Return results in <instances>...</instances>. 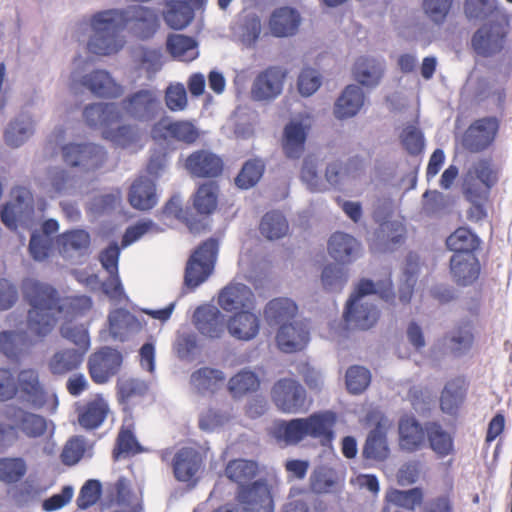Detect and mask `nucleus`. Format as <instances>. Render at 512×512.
I'll return each instance as SVG.
<instances>
[{
  "label": "nucleus",
  "mask_w": 512,
  "mask_h": 512,
  "mask_svg": "<svg viewBox=\"0 0 512 512\" xmlns=\"http://www.w3.org/2000/svg\"><path fill=\"white\" fill-rule=\"evenodd\" d=\"M22 293L30 306L27 329L31 337L24 332H0V351L9 358H17L24 347L50 334L58 315L64 314L66 318L73 319L84 316L92 308L89 296H69L61 301L55 288L33 279L23 281Z\"/></svg>",
  "instance_id": "obj_1"
},
{
  "label": "nucleus",
  "mask_w": 512,
  "mask_h": 512,
  "mask_svg": "<svg viewBox=\"0 0 512 512\" xmlns=\"http://www.w3.org/2000/svg\"><path fill=\"white\" fill-rule=\"evenodd\" d=\"M91 26L94 31L88 42L89 52L96 55L117 53L124 44L119 33L130 27L140 39L151 38L160 27L158 13L149 7L133 6L126 10L111 9L93 15Z\"/></svg>",
  "instance_id": "obj_2"
},
{
  "label": "nucleus",
  "mask_w": 512,
  "mask_h": 512,
  "mask_svg": "<svg viewBox=\"0 0 512 512\" xmlns=\"http://www.w3.org/2000/svg\"><path fill=\"white\" fill-rule=\"evenodd\" d=\"M234 499L235 506H226V512H274L271 487L265 478L237 486Z\"/></svg>",
  "instance_id": "obj_3"
},
{
  "label": "nucleus",
  "mask_w": 512,
  "mask_h": 512,
  "mask_svg": "<svg viewBox=\"0 0 512 512\" xmlns=\"http://www.w3.org/2000/svg\"><path fill=\"white\" fill-rule=\"evenodd\" d=\"M218 253V242L210 238L201 243L187 261L184 284L194 290L212 273Z\"/></svg>",
  "instance_id": "obj_4"
},
{
  "label": "nucleus",
  "mask_w": 512,
  "mask_h": 512,
  "mask_svg": "<svg viewBox=\"0 0 512 512\" xmlns=\"http://www.w3.org/2000/svg\"><path fill=\"white\" fill-rule=\"evenodd\" d=\"M174 478L189 489L195 488L204 469V456L195 447L184 446L178 449L171 459Z\"/></svg>",
  "instance_id": "obj_5"
},
{
  "label": "nucleus",
  "mask_w": 512,
  "mask_h": 512,
  "mask_svg": "<svg viewBox=\"0 0 512 512\" xmlns=\"http://www.w3.org/2000/svg\"><path fill=\"white\" fill-rule=\"evenodd\" d=\"M271 396L276 407L284 413H301L309 409L305 388L295 379H279L272 387Z\"/></svg>",
  "instance_id": "obj_6"
},
{
  "label": "nucleus",
  "mask_w": 512,
  "mask_h": 512,
  "mask_svg": "<svg viewBox=\"0 0 512 512\" xmlns=\"http://www.w3.org/2000/svg\"><path fill=\"white\" fill-rule=\"evenodd\" d=\"M12 199L1 210V221L10 230H16L18 225L27 224L34 213V198L31 191L22 186L14 187Z\"/></svg>",
  "instance_id": "obj_7"
},
{
  "label": "nucleus",
  "mask_w": 512,
  "mask_h": 512,
  "mask_svg": "<svg viewBox=\"0 0 512 512\" xmlns=\"http://www.w3.org/2000/svg\"><path fill=\"white\" fill-rule=\"evenodd\" d=\"M507 34L508 20L505 24L492 21L474 32L471 46L477 55L484 58L492 57L504 49Z\"/></svg>",
  "instance_id": "obj_8"
},
{
  "label": "nucleus",
  "mask_w": 512,
  "mask_h": 512,
  "mask_svg": "<svg viewBox=\"0 0 512 512\" xmlns=\"http://www.w3.org/2000/svg\"><path fill=\"white\" fill-rule=\"evenodd\" d=\"M62 156L64 162L71 167L94 171L104 164L107 153L103 147L93 143H69L62 147Z\"/></svg>",
  "instance_id": "obj_9"
},
{
  "label": "nucleus",
  "mask_w": 512,
  "mask_h": 512,
  "mask_svg": "<svg viewBox=\"0 0 512 512\" xmlns=\"http://www.w3.org/2000/svg\"><path fill=\"white\" fill-rule=\"evenodd\" d=\"M161 102L155 91L141 89L121 101V113L138 121H151L159 113Z\"/></svg>",
  "instance_id": "obj_10"
},
{
  "label": "nucleus",
  "mask_w": 512,
  "mask_h": 512,
  "mask_svg": "<svg viewBox=\"0 0 512 512\" xmlns=\"http://www.w3.org/2000/svg\"><path fill=\"white\" fill-rule=\"evenodd\" d=\"M123 362L122 354L111 347L105 346L92 353L87 362V369L92 381L104 384L116 375Z\"/></svg>",
  "instance_id": "obj_11"
},
{
  "label": "nucleus",
  "mask_w": 512,
  "mask_h": 512,
  "mask_svg": "<svg viewBox=\"0 0 512 512\" xmlns=\"http://www.w3.org/2000/svg\"><path fill=\"white\" fill-rule=\"evenodd\" d=\"M302 440L317 439L322 446H330L335 438L336 414L326 410L314 412L308 417L299 418Z\"/></svg>",
  "instance_id": "obj_12"
},
{
  "label": "nucleus",
  "mask_w": 512,
  "mask_h": 512,
  "mask_svg": "<svg viewBox=\"0 0 512 512\" xmlns=\"http://www.w3.org/2000/svg\"><path fill=\"white\" fill-rule=\"evenodd\" d=\"M151 133L154 140L167 143L179 142L190 145L199 138L196 126L186 120L162 119L153 126Z\"/></svg>",
  "instance_id": "obj_13"
},
{
  "label": "nucleus",
  "mask_w": 512,
  "mask_h": 512,
  "mask_svg": "<svg viewBox=\"0 0 512 512\" xmlns=\"http://www.w3.org/2000/svg\"><path fill=\"white\" fill-rule=\"evenodd\" d=\"M497 130L498 123L495 118L478 119L465 131L462 145L470 152H481L494 141Z\"/></svg>",
  "instance_id": "obj_14"
},
{
  "label": "nucleus",
  "mask_w": 512,
  "mask_h": 512,
  "mask_svg": "<svg viewBox=\"0 0 512 512\" xmlns=\"http://www.w3.org/2000/svg\"><path fill=\"white\" fill-rule=\"evenodd\" d=\"M286 70L278 66L268 67L255 78L251 96L256 101L275 99L283 90Z\"/></svg>",
  "instance_id": "obj_15"
},
{
  "label": "nucleus",
  "mask_w": 512,
  "mask_h": 512,
  "mask_svg": "<svg viewBox=\"0 0 512 512\" xmlns=\"http://www.w3.org/2000/svg\"><path fill=\"white\" fill-rule=\"evenodd\" d=\"M309 340V325L301 320H293L285 325H281L276 333L277 346L284 353H294L303 350Z\"/></svg>",
  "instance_id": "obj_16"
},
{
  "label": "nucleus",
  "mask_w": 512,
  "mask_h": 512,
  "mask_svg": "<svg viewBox=\"0 0 512 512\" xmlns=\"http://www.w3.org/2000/svg\"><path fill=\"white\" fill-rule=\"evenodd\" d=\"M184 166L192 177L214 178L221 175L224 162L212 151L199 149L187 156Z\"/></svg>",
  "instance_id": "obj_17"
},
{
  "label": "nucleus",
  "mask_w": 512,
  "mask_h": 512,
  "mask_svg": "<svg viewBox=\"0 0 512 512\" xmlns=\"http://www.w3.org/2000/svg\"><path fill=\"white\" fill-rule=\"evenodd\" d=\"M78 425L85 431L98 429L110 412L108 402L100 395L75 406Z\"/></svg>",
  "instance_id": "obj_18"
},
{
  "label": "nucleus",
  "mask_w": 512,
  "mask_h": 512,
  "mask_svg": "<svg viewBox=\"0 0 512 512\" xmlns=\"http://www.w3.org/2000/svg\"><path fill=\"white\" fill-rule=\"evenodd\" d=\"M193 323L198 332L209 339H218L224 332V315L214 304H204L193 313Z\"/></svg>",
  "instance_id": "obj_19"
},
{
  "label": "nucleus",
  "mask_w": 512,
  "mask_h": 512,
  "mask_svg": "<svg viewBox=\"0 0 512 512\" xmlns=\"http://www.w3.org/2000/svg\"><path fill=\"white\" fill-rule=\"evenodd\" d=\"M17 393L23 402L42 407L47 401V390L40 382L39 373L34 369L21 370L17 376Z\"/></svg>",
  "instance_id": "obj_20"
},
{
  "label": "nucleus",
  "mask_w": 512,
  "mask_h": 512,
  "mask_svg": "<svg viewBox=\"0 0 512 512\" xmlns=\"http://www.w3.org/2000/svg\"><path fill=\"white\" fill-rule=\"evenodd\" d=\"M4 417L28 438L42 437L47 431V421L44 417L25 411L20 407H8L4 411Z\"/></svg>",
  "instance_id": "obj_21"
},
{
  "label": "nucleus",
  "mask_w": 512,
  "mask_h": 512,
  "mask_svg": "<svg viewBox=\"0 0 512 512\" xmlns=\"http://www.w3.org/2000/svg\"><path fill=\"white\" fill-rule=\"evenodd\" d=\"M377 412H370L367 419L371 421L376 419V426L368 433L365 444L362 449V456L366 460L384 461L390 454L387 443V435L384 426L381 423L382 416L377 418Z\"/></svg>",
  "instance_id": "obj_22"
},
{
  "label": "nucleus",
  "mask_w": 512,
  "mask_h": 512,
  "mask_svg": "<svg viewBox=\"0 0 512 512\" xmlns=\"http://www.w3.org/2000/svg\"><path fill=\"white\" fill-rule=\"evenodd\" d=\"M345 321L360 330L373 327L380 317V311L373 303L349 299L344 311Z\"/></svg>",
  "instance_id": "obj_23"
},
{
  "label": "nucleus",
  "mask_w": 512,
  "mask_h": 512,
  "mask_svg": "<svg viewBox=\"0 0 512 512\" xmlns=\"http://www.w3.org/2000/svg\"><path fill=\"white\" fill-rule=\"evenodd\" d=\"M203 2L204 0H166L163 18L170 28L181 30L190 24L195 8L200 7Z\"/></svg>",
  "instance_id": "obj_24"
},
{
  "label": "nucleus",
  "mask_w": 512,
  "mask_h": 512,
  "mask_svg": "<svg viewBox=\"0 0 512 512\" xmlns=\"http://www.w3.org/2000/svg\"><path fill=\"white\" fill-rule=\"evenodd\" d=\"M328 252L338 263L349 264L360 256L361 244L355 237L347 233L336 232L329 239Z\"/></svg>",
  "instance_id": "obj_25"
},
{
  "label": "nucleus",
  "mask_w": 512,
  "mask_h": 512,
  "mask_svg": "<svg viewBox=\"0 0 512 512\" xmlns=\"http://www.w3.org/2000/svg\"><path fill=\"white\" fill-rule=\"evenodd\" d=\"M450 270L454 281L463 287L474 283L480 274V264L475 255L453 254Z\"/></svg>",
  "instance_id": "obj_26"
},
{
  "label": "nucleus",
  "mask_w": 512,
  "mask_h": 512,
  "mask_svg": "<svg viewBox=\"0 0 512 512\" xmlns=\"http://www.w3.org/2000/svg\"><path fill=\"white\" fill-rule=\"evenodd\" d=\"M155 182L146 177H138L131 185L128 193L129 204L137 210H150L157 204Z\"/></svg>",
  "instance_id": "obj_27"
},
{
  "label": "nucleus",
  "mask_w": 512,
  "mask_h": 512,
  "mask_svg": "<svg viewBox=\"0 0 512 512\" xmlns=\"http://www.w3.org/2000/svg\"><path fill=\"white\" fill-rule=\"evenodd\" d=\"M80 84L97 97L116 98L122 93V87L104 70H94L85 75Z\"/></svg>",
  "instance_id": "obj_28"
},
{
  "label": "nucleus",
  "mask_w": 512,
  "mask_h": 512,
  "mask_svg": "<svg viewBox=\"0 0 512 512\" xmlns=\"http://www.w3.org/2000/svg\"><path fill=\"white\" fill-rule=\"evenodd\" d=\"M425 432L429 448L437 458L443 459L455 453L454 436L445 430L439 422H426Z\"/></svg>",
  "instance_id": "obj_29"
},
{
  "label": "nucleus",
  "mask_w": 512,
  "mask_h": 512,
  "mask_svg": "<svg viewBox=\"0 0 512 512\" xmlns=\"http://www.w3.org/2000/svg\"><path fill=\"white\" fill-rule=\"evenodd\" d=\"M83 116L90 127L106 129L122 120V113L115 103H96L85 107Z\"/></svg>",
  "instance_id": "obj_30"
},
{
  "label": "nucleus",
  "mask_w": 512,
  "mask_h": 512,
  "mask_svg": "<svg viewBox=\"0 0 512 512\" xmlns=\"http://www.w3.org/2000/svg\"><path fill=\"white\" fill-rule=\"evenodd\" d=\"M301 17L299 12L291 7H280L270 16L269 27L275 37L293 36L298 31Z\"/></svg>",
  "instance_id": "obj_31"
},
{
  "label": "nucleus",
  "mask_w": 512,
  "mask_h": 512,
  "mask_svg": "<svg viewBox=\"0 0 512 512\" xmlns=\"http://www.w3.org/2000/svg\"><path fill=\"white\" fill-rule=\"evenodd\" d=\"M364 93L361 87L355 84L348 85L334 105V116L343 120L355 116L364 104Z\"/></svg>",
  "instance_id": "obj_32"
},
{
  "label": "nucleus",
  "mask_w": 512,
  "mask_h": 512,
  "mask_svg": "<svg viewBox=\"0 0 512 512\" xmlns=\"http://www.w3.org/2000/svg\"><path fill=\"white\" fill-rule=\"evenodd\" d=\"M298 312L296 303L284 297L270 300L264 309V317L271 327L285 325L292 321Z\"/></svg>",
  "instance_id": "obj_33"
},
{
  "label": "nucleus",
  "mask_w": 512,
  "mask_h": 512,
  "mask_svg": "<svg viewBox=\"0 0 512 512\" xmlns=\"http://www.w3.org/2000/svg\"><path fill=\"white\" fill-rule=\"evenodd\" d=\"M59 253L66 257L73 254L83 255L90 247V234L83 229H73L63 232L56 238Z\"/></svg>",
  "instance_id": "obj_34"
},
{
  "label": "nucleus",
  "mask_w": 512,
  "mask_h": 512,
  "mask_svg": "<svg viewBox=\"0 0 512 512\" xmlns=\"http://www.w3.org/2000/svg\"><path fill=\"white\" fill-rule=\"evenodd\" d=\"M260 321L256 314L242 310L226 323L229 333L239 340H251L259 332Z\"/></svg>",
  "instance_id": "obj_35"
},
{
  "label": "nucleus",
  "mask_w": 512,
  "mask_h": 512,
  "mask_svg": "<svg viewBox=\"0 0 512 512\" xmlns=\"http://www.w3.org/2000/svg\"><path fill=\"white\" fill-rule=\"evenodd\" d=\"M218 185L208 182L201 184L193 195V207L196 210L197 219H202L208 227L207 217L217 208Z\"/></svg>",
  "instance_id": "obj_36"
},
{
  "label": "nucleus",
  "mask_w": 512,
  "mask_h": 512,
  "mask_svg": "<svg viewBox=\"0 0 512 512\" xmlns=\"http://www.w3.org/2000/svg\"><path fill=\"white\" fill-rule=\"evenodd\" d=\"M383 72V63L372 57H359L353 67L355 80L367 87L377 86L383 76Z\"/></svg>",
  "instance_id": "obj_37"
},
{
  "label": "nucleus",
  "mask_w": 512,
  "mask_h": 512,
  "mask_svg": "<svg viewBox=\"0 0 512 512\" xmlns=\"http://www.w3.org/2000/svg\"><path fill=\"white\" fill-rule=\"evenodd\" d=\"M467 393L465 381L455 378L448 381L440 396V408L448 415H456L463 404Z\"/></svg>",
  "instance_id": "obj_38"
},
{
  "label": "nucleus",
  "mask_w": 512,
  "mask_h": 512,
  "mask_svg": "<svg viewBox=\"0 0 512 512\" xmlns=\"http://www.w3.org/2000/svg\"><path fill=\"white\" fill-rule=\"evenodd\" d=\"M405 226L399 221H386L374 233V244L381 252L393 250L405 239Z\"/></svg>",
  "instance_id": "obj_39"
},
{
  "label": "nucleus",
  "mask_w": 512,
  "mask_h": 512,
  "mask_svg": "<svg viewBox=\"0 0 512 512\" xmlns=\"http://www.w3.org/2000/svg\"><path fill=\"white\" fill-rule=\"evenodd\" d=\"M143 448L135 436V428L133 423L123 424L118 432L115 445L112 450V458L118 461L121 458L141 453Z\"/></svg>",
  "instance_id": "obj_40"
},
{
  "label": "nucleus",
  "mask_w": 512,
  "mask_h": 512,
  "mask_svg": "<svg viewBox=\"0 0 512 512\" xmlns=\"http://www.w3.org/2000/svg\"><path fill=\"white\" fill-rule=\"evenodd\" d=\"M224 383V373L220 369L201 367L190 376V384L201 394H214Z\"/></svg>",
  "instance_id": "obj_41"
},
{
  "label": "nucleus",
  "mask_w": 512,
  "mask_h": 512,
  "mask_svg": "<svg viewBox=\"0 0 512 512\" xmlns=\"http://www.w3.org/2000/svg\"><path fill=\"white\" fill-rule=\"evenodd\" d=\"M400 445L409 452L417 451L424 443L426 432L425 426L415 418L401 419L399 422Z\"/></svg>",
  "instance_id": "obj_42"
},
{
  "label": "nucleus",
  "mask_w": 512,
  "mask_h": 512,
  "mask_svg": "<svg viewBox=\"0 0 512 512\" xmlns=\"http://www.w3.org/2000/svg\"><path fill=\"white\" fill-rule=\"evenodd\" d=\"M163 213L167 217H173L185 223L191 233L199 234L206 230V223L202 219H197L188 208H183L178 197H171L166 202Z\"/></svg>",
  "instance_id": "obj_43"
},
{
  "label": "nucleus",
  "mask_w": 512,
  "mask_h": 512,
  "mask_svg": "<svg viewBox=\"0 0 512 512\" xmlns=\"http://www.w3.org/2000/svg\"><path fill=\"white\" fill-rule=\"evenodd\" d=\"M167 50L176 59L191 62L199 56L198 43L192 37L173 34L167 39Z\"/></svg>",
  "instance_id": "obj_44"
},
{
  "label": "nucleus",
  "mask_w": 512,
  "mask_h": 512,
  "mask_svg": "<svg viewBox=\"0 0 512 512\" xmlns=\"http://www.w3.org/2000/svg\"><path fill=\"white\" fill-rule=\"evenodd\" d=\"M306 131L302 123H289L284 129L283 150L290 159H299L304 151Z\"/></svg>",
  "instance_id": "obj_45"
},
{
  "label": "nucleus",
  "mask_w": 512,
  "mask_h": 512,
  "mask_svg": "<svg viewBox=\"0 0 512 512\" xmlns=\"http://www.w3.org/2000/svg\"><path fill=\"white\" fill-rule=\"evenodd\" d=\"M84 354L76 349H62L56 352L49 360V370L54 375H63L80 367Z\"/></svg>",
  "instance_id": "obj_46"
},
{
  "label": "nucleus",
  "mask_w": 512,
  "mask_h": 512,
  "mask_svg": "<svg viewBox=\"0 0 512 512\" xmlns=\"http://www.w3.org/2000/svg\"><path fill=\"white\" fill-rule=\"evenodd\" d=\"M270 435L285 446H296L302 442V434L299 418L290 420H278L274 422Z\"/></svg>",
  "instance_id": "obj_47"
},
{
  "label": "nucleus",
  "mask_w": 512,
  "mask_h": 512,
  "mask_svg": "<svg viewBox=\"0 0 512 512\" xmlns=\"http://www.w3.org/2000/svg\"><path fill=\"white\" fill-rule=\"evenodd\" d=\"M258 472L259 466L254 460L236 459L226 464V477L238 486L252 483Z\"/></svg>",
  "instance_id": "obj_48"
},
{
  "label": "nucleus",
  "mask_w": 512,
  "mask_h": 512,
  "mask_svg": "<svg viewBox=\"0 0 512 512\" xmlns=\"http://www.w3.org/2000/svg\"><path fill=\"white\" fill-rule=\"evenodd\" d=\"M463 12L469 21H485L502 11L498 0H464Z\"/></svg>",
  "instance_id": "obj_49"
},
{
  "label": "nucleus",
  "mask_w": 512,
  "mask_h": 512,
  "mask_svg": "<svg viewBox=\"0 0 512 512\" xmlns=\"http://www.w3.org/2000/svg\"><path fill=\"white\" fill-rule=\"evenodd\" d=\"M424 494L420 487H414L409 490L393 489L386 495L388 505L384 508H405L407 510H414L416 506L421 505L423 502Z\"/></svg>",
  "instance_id": "obj_50"
},
{
  "label": "nucleus",
  "mask_w": 512,
  "mask_h": 512,
  "mask_svg": "<svg viewBox=\"0 0 512 512\" xmlns=\"http://www.w3.org/2000/svg\"><path fill=\"white\" fill-rule=\"evenodd\" d=\"M479 244V238L465 227L458 228L446 239L448 249L454 251V254L475 255L474 251L478 249Z\"/></svg>",
  "instance_id": "obj_51"
},
{
  "label": "nucleus",
  "mask_w": 512,
  "mask_h": 512,
  "mask_svg": "<svg viewBox=\"0 0 512 512\" xmlns=\"http://www.w3.org/2000/svg\"><path fill=\"white\" fill-rule=\"evenodd\" d=\"M347 282L348 270L342 265L329 263L322 269L321 284L326 292L339 293Z\"/></svg>",
  "instance_id": "obj_52"
},
{
  "label": "nucleus",
  "mask_w": 512,
  "mask_h": 512,
  "mask_svg": "<svg viewBox=\"0 0 512 512\" xmlns=\"http://www.w3.org/2000/svg\"><path fill=\"white\" fill-rule=\"evenodd\" d=\"M33 133L32 122L29 118L18 117L12 120L4 133L5 143L13 148L21 146Z\"/></svg>",
  "instance_id": "obj_53"
},
{
  "label": "nucleus",
  "mask_w": 512,
  "mask_h": 512,
  "mask_svg": "<svg viewBox=\"0 0 512 512\" xmlns=\"http://www.w3.org/2000/svg\"><path fill=\"white\" fill-rule=\"evenodd\" d=\"M260 233L269 240L282 238L288 231V222L279 211L267 212L260 222Z\"/></svg>",
  "instance_id": "obj_54"
},
{
  "label": "nucleus",
  "mask_w": 512,
  "mask_h": 512,
  "mask_svg": "<svg viewBox=\"0 0 512 512\" xmlns=\"http://www.w3.org/2000/svg\"><path fill=\"white\" fill-rule=\"evenodd\" d=\"M337 473L334 469L321 465L316 467L310 476V486L317 494L328 493L337 485Z\"/></svg>",
  "instance_id": "obj_55"
},
{
  "label": "nucleus",
  "mask_w": 512,
  "mask_h": 512,
  "mask_svg": "<svg viewBox=\"0 0 512 512\" xmlns=\"http://www.w3.org/2000/svg\"><path fill=\"white\" fill-rule=\"evenodd\" d=\"M89 447L82 435L69 438L63 446L60 454L61 462L66 466L76 465L87 453Z\"/></svg>",
  "instance_id": "obj_56"
},
{
  "label": "nucleus",
  "mask_w": 512,
  "mask_h": 512,
  "mask_svg": "<svg viewBox=\"0 0 512 512\" xmlns=\"http://www.w3.org/2000/svg\"><path fill=\"white\" fill-rule=\"evenodd\" d=\"M260 386L258 375L247 369H243L233 376L228 383V389L235 396H242L247 393L255 392Z\"/></svg>",
  "instance_id": "obj_57"
},
{
  "label": "nucleus",
  "mask_w": 512,
  "mask_h": 512,
  "mask_svg": "<svg viewBox=\"0 0 512 512\" xmlns=\"http://www.w3.org/2000/svg\"><path fill=\"white\" fill-rule=\"evenodd\" d=\"M264 170L265 165L261 160H248L235 178V184L241 189H249L259 182L263 176Z\"/></svg>",
  "instance_id": "obj_58"
},
{
  "label": "nucleus",
  "mask_w": 512,
  "mask_h": 512,
  "mask_svg": "<svg viewBox=\"0 0 512 512\" xmlns=\"http://www.w3.org/2000/svg\"><path fill=\"white\" fill-rule=\"evenodd\" d=\"M103 138L120 148H127L136 143L139 138L138 130L132 125H121L116 129L107 127L102 132Z\"/></svg>",
  "instance_id": "obj_59"
},
{
  "label": "nucleus",
  "mask_w": 512,
  "mask_h": 512,
  "mask_svg": "<svg viewBox=\"0 0 512 512\" xmlns=\"http://www.w3.org/2000/svg\"><path fill=\"white\" fill-rule=\"evenodd\" d=\"M251 289L242 283L226 285V311L233 308H248L253 304Z\"/></svg>",
  "instance_id": "obj_60"
},
{
  "label": "nucleus",
  "mask_w": 512,
  "mask_h": 512,
  "mask_svg": "<svg viewBox=\"0 0 512 512\" xmlns=\"http://www.w3.org/2000/svg\"><path fill=\"white\" fill-rule=\"evenodd\" d=\"M60 333L63 338L76 345V350L84 355L89 350L90 336L87 326L65 323L61 326Z\"/></svg>",
  "instance_id": "obj_61"
},
{
  "label": "nucleus",
  "mask_w": 512,
  "mask_h": 512,
  "mask_svg": "<svg viewBox=\"0 0 512 512\" xmlns=\"http://www.w3.org/2000/svg\"><path fill=\"white\" fill-rule=\"evenodd\" d=\"M300 177L311 192H323L327 190V185L318 174V162L312 156L304 158Z\"/></svg>",
  "instance_id": "obj_62"
},
{
  "label": "nucleus",
  "mask_w": 512,
  "mask_h": 512,
  "mask_svg": "<svg viewBox=\"0 0 512 512\" xmlns=\"http://www.w3.org/2000/svg\"><path fill=\"white\" fill-rule=\"evenodd\" d=\"M27 467L22 458H0V480L5 483H16L21 480Z\"/></svg>",
  "instance_id": "obj_63"
},
{
  "label": "nucleus",
  "mask_w": 512,
  "mask_h": 512,
  "mask_svg": "<svg viewBox=\"0 0 512 512\" xmlns=\"http://www.w3.org/2000/svg\"><path fill=\"white\" fill-rule=\"evenodd\" d=\"M346 387L352 394L362 393L370 384V371L363 366H351L346 371Z\"/></svg>",
  "instance_id": "obj_64"
}]
</instances>
